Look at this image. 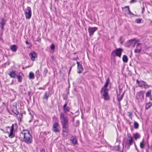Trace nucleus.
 <instances>
[{
	"label": "nucleus",
	"instance_id": "f257e3e1",
	"mask_svg": "<svg viewBox=\"0 0 152 152\" xmlns=\"http://www.w3.org/2000/svg\"><path fill=\"white\" fill-rule=\"evenodd\" d=\"M60 119L62 125L63 132L68 133L69 129V119L65 116L64 113H61L60 114Z\"/></svg>",
	"mask_w": 152,
	"mask_h": 152
},
{
	"label": "nucleus",
	"instance_id": "f03ea898",
	"mask_svg": "<svg viewBox=\"0 0 152 152\" xmlns=\"http://www.w3.org/2000/svg\"><path fill=\"white\" fill-rule=\"evenodd\" d=\"M20 134V136L23 137V142L28 144L32 143V137L29 130H23L21 132Z\"/></svg>",
	"mask_w": 152,
	"mask_h": 152
},
{
	"label": "nucleus",
	"instance_id": "7ed1b4c3",
	"mask_svg": "<svg viewBox=\"0 0 152 152\" xmlns=\"http://www.w3.org/2000/svg\"><path fill=\"white\" fill-rule=\"evenodd\" d=\"M144 93L145 91H140L137 93L135 98L138 102L140 103L144 101Z\"/></svg>",
	"mask_w": 152,
	"mask_h": 152
},
{
	"label": "nucleus",
	"instance_id": "20e7f679",
	"mask_svg": "<svg viewBox=\"0 0 152 152\" xmlns=\"http://www.w3.org/2000/svg\"><path fill=\"white\" fill-rule=\"evenodd\" d=\"M108 90L104 89L102 88L101 91V93L102 96V98L105 100H108L110 99V96L108 94Z\"/></svg>",
	"mask_w": 152,
	"mask_h": 152
},
{
	"label": "nucleus",
	"instance_id": "39448f33",
	"mask_svg": "<svg viewBox=\"0 0 152 152\" xmlns=\"http://www.w3.org/2000/svg\"><path fill=\"white\" fill-rule=\"evenodd\" d=\"M133 142V141L132 137L130 136H129V138L128 140L124 141L126 146L127 147V149L129 148L130 146L132 145Z\"/></svg>",
	"mask_w": 152,
	"mask_h": 152
},
{
	"label": "nucleus",
	"instance_id": "423d86ee",
	"mask_svg": "<svg viewBox=\"0 0 152 152\" xmlns=\"http://www.w3.org/2000/svg\"><path fill=\"white\" fill-rule=\"evenodd\" d=\"M52 129L55 133H58L60 132L59 126L58 121L55 122L53 124Z\"/></svg>",
	"mask_w": 152,
	"mask_h": 152
},
{
	"label": "nucleus",
	"instance_id": "0eeeda50",
	"mask_svg": "<svg viewBox=\"0 0 152 152\" xmlns=\"http://www.w3.org/2000/svg\"><path fill=\"white\" fill-rule=\"evenodd\" d=\"M25 14L26 18L30 19L31 15V9L30 7H28L25 10Z\"/></svg>",
	"mask_w": 152,
	"mask_h": 152
},
{
	"label": "nucleus",
	"instance_id": "6e6552de",
	"mask_svg": "<svg viewBox=\"0 0 152 152\" xmlns=\"http://www.w3.org/2000/svg\"><path fill=\"white\" fill-rule=\"evenodd\" d=\"M137 41H135V39H132L128 41L126 43V45L127 47H129L130 46L133 45V47H134Z\"/></svg>",
	"mask_w": 152,
	"mask_h": 152
},
{
	"label": "nucleus",
	"instance_id": "1a4fd4ad",
	"mask_svg": "<svg viewBox=\"0 0 152 152\" xmlns=\"http://www.w3.org/2000/svg\"><path fill=\"white\" fill-rule=\"evenodd\" d=\"M97 30V28L96 27H89L88 28V31L89 33V36H92L94 33Z\"/></svg>",
	"mask_w": 152,
	"mask_h": 152
},
{
	"label": "nucleus",
	"instance_id": "9d476101",
	"mask_svg": "<svg viewBox=\"0 0 152 152\" xmlns=\"http://www.w3.org/2000/svg\"><path fill=\"white\" fill-rule=\"evenodd\" d=\"M141 45L140 43H138L137 44L136 48L134 50L135 53H140L141 52L142 50Z\"/></svg>",
	"mask_w": 152,
	"mask_h": 152
},
{
	"label": "nucleus",
	"instance_id": "9b49d317",
	"mask_svg": "<svg viewBox=\"0 0 152 152\" xmlns=\"http://www.w3.org/2000/svg\"><path fill=\"white\" fill-rule=\"evenodd\" d=\"M122 52V49L121 48H118L113 51V53H115L117 56L120 57H121Z\"/></svg>",
	"mask_w": 152,
	"mask_h": 152
},
{
	"label": "nucleus",
	"instance_id": "f8f14e48",
	"mask_svg": "<svg viewBox=\"0 0 152 152\" xmlns=\"http://www.w3.org/2000/svg\"><path fill=\"white\" fill-rule=\"evenodd\" d=\"M70 140L73 145H75L77 143V137L76 136L71 137Z\"/></svg>",
	"mask_w": 152,
	"mask_h": 152
},
{
	"label": "nucleus",
	"instance_id": "ddd939ff",
	"mask_svg": "<svg viewBox=\"0 0 152 152\" xmlns=\"http://www.w3.org/2000/svg\"><path fill=\"white\" fill-rule=\"evenodd\" d=\"M29 56L31 59L32 61H34L35 58L37 57V55L35 52H31L29 54Z\"/></svg>",
	"mask_w": 152,
	"mask_h": 152
},
{
	"label": "nucleus",
	"instance_id": "4468645a",
	"mask_svg": "<svg viewBox=\"0 0 152 152\" xmlns=\"http://www.w3.org/2000/svg\"><path fill=\"white\" fill-rule=\"evenodd\" d=\"M77 68L78 69L77 72L79 73H81L83 70V68L82 66L78 61H77Z\"/></svg>",
	"mask_w": 152,
	"mask_h": 152
},
{
	"label": "nucleus",
	"instance_id": "2eb2a0df",
	"mask_svg": "<svg viewBox=\"0 0 152 152\" xmlns=\"http://www.w3.org/2000/svg\"><path fill=\"white\" fill-rule=\"evenodd\" d=\"M67 103H65L63 106V109L64 113H66L69 111L70 108L69 107H66Z\"/></svg>",
	"mask_w": 152,
	"mask_h": 152
},
{
	"label": "nucleus",
	"instance_id": "dca6fc26",
	"mask_svg": "<svg viewBox=\"0 0 152 152\" xmlns=\"http://www.w3.org/2000/svg\"><path fill=\"white\" fill-rule=\"evenodd\" d=\"M124 93H123V94L120 96V93L119 94L118 92L117 93V99L119 102H120L122 99Z\"/></svg>",
	"mask_w": 152,
	"mask_h": 152
},
{
	"label": "nucleus",
	"instance_id": "f3484780",
	"mask_svg": "<svg viewBox=\"0 0 152 152\" xmlns=\"http://www.w3.org/2000/svg\"><path fill=\"white\" fill-rule=\"evenodd\" d=\"M16 76L18 79V82L19 83L21 82L23 78L22 76L20 75V73H17L16 75Z\"/></svg>",
	"mask_w": 152,
	"mask_h": 152
},
{
	"label": "nucleus",
	"instance_id": "a211bd4d",
	"mask_svg": "<svg viewBox=\"0 0 152 152\" xmlns=\"http://www.w3.org/2000/svg\"><path fill=\"white\" fill-rule=\"evenodd\" d=\"M136 82L138 83L139 86L142 87L143 86L144 84L145 83V82L142 80L139 81L138 80H137Z\"/></svg>",
	"mask_w": 152,
	"mask_h": 152
},
{
	"label": "nucleus",
	"instance_id": "6ab92c4d",
	"mask_svg": "<svg viewBox=\"0 0 152 152\" xmlns=\"http://www.w3.org/2000/svg\"><path fill=\"white\" fill-rule=\"evenodd\" d=\"M10 49L13 52H15L18 49V47L15 45H12L11 46Z\"/></svg>",
	"mask_w": 152,
	"mask_h": 152
},
{
	"label": "nucleus",
	"instance_id": "aec40b11",
	"mask_svg": "<svg viewBox=\"0 0 152 152\" xmlns=\"http://www.w3.org/2000/svg\"><path fill=\"white\" fill-rule=\"evenodd\" d=\"M15 71H12L10 72L9 74V76L11 78H15L16 76V74L15 73Z\"/></svg>",
	"mask_w": 152,
	"mask_h": 152
},
{
	"label": "nucleus",
	"instance_id": "412c9836",
	"mask_svg": "<svg viewBox=\"0 0 152 152\" xmlns=\"http://www.w3.org/2000/svg\"><path fill=\"white\" fill-rule=\"evenodd\" d=\"M110 82L109 79V78H107V79L106 80V82L105 83V84L103 87H102V88H104V89H107V86L108 85L109 83Z\"/></svg>",
	"mask_w": 152,
	"mask_h": 152
},
{
	"label": "nucleus",
	"instance_id": "4be33fe9",
	"mask_svg": "<svg viewBox=\"0 0 152 152\" xmlns=\"http://www.w3.org/2000/svg\"><path fill=\"white\" fill-rule=\"evenodd\" d=\"M5 22L4 19H2L0 22L1 27V30H3L4 29V26L5 24Z\"/></svg>",
	"mask_w": 152,
	"mask_h": 152
},
{
	"label": "nucleus",
	"instance_id": "5701e85b",
	"mask_svg": "<svg viewBox=\"0 0 152 152\" xmlns=\"http://www.w3.org/2000/svg\"><path fill=\"white\" fill-rule=\"evenodd\" d=\"M50 94V92H46L44 96L43 99H47Z\"/></svg>",
	"mask_w": 152,
	"mask_h": 152
},
{
	"label": "nucleus",
	"instance_id": "b1692460",
	"mask_svg": "<svg viewBox=\"0 0 152 152\" xmlns=\"http://www.w3.org/2000/svg\"><path fill=\"white\" fill-rule=\"evenodd\" d=\"M152 105V104L151 102H149L146 104L145 108L147 110L150 108Z\"/></svg>",
	"mask_w": 152,
	"mask_h": 152
},
{
	"label": "nucleus",
	"instance_id": "393cba45",
	"mask_svg": "<svg viewBox=\"0 0 152 152\" xmlns=\"http://www.w3.org/2000/svg\"><path fill=\"white\" fill-rule=\"evenodd\" d=\"M122 10L123 12L126 14L128 13V11L127 9L128 8H129V6H126L124 8H122Z\"/></svg>",
	"mask_w": 152,
	"mask_h": 152
},
{
	"label": "nucleus",
	"instance_id": "a878e982",
	"mask_svg": "<svg viewBox=\"0 0 152 152\" xmlns=\"http://www.w3.org/2000/svg\"><path fill=\"white\" fill-rule=\"evenodd\" d=\"M133 137L134 138L135 140H136L138 138H140V136L138 133H137L133 134Z\"/></svg>",
	"mask_w": 152,
	"mask_h": 152
},
{
	"label": "nucleus",
	"instance_id": "bb28decb",
	"mask_svg": "<svg viewBox=\"0 0 152 152\" xmlns=\"http://www.w3.org/2000/svg\"><path fill=\"white\" fill-rule=\"evenodd\" d=\"M123 61L125 63L127 62L128 61V59L127 56L126 55H124L122 58Z\"/></svg>",
	"mask_w": 152,
	"mask_h": 152
},
{
	"label": "nucleus",
	"instance_id": "cd10ccee",
	"mask_svg": "<svg viewBox=\"0 0 152 152\" xmlns=\"http://www.w3.org/2000/svg\"><path fill=\"white\" fill-rule=\"evenodd\" d=\"M48 69H47V68H44V71L43 72V76L44 77H45L46 76V74L48 73Z\"/></svg>",
	"mask_w": 152,
	"mask_h": 152
},
{
	"label": "nucleus",
	"instance_id": "c85d7f7f",
	"mask_svg": "<svg viewBox=\"0 0 152 152\" xmlns=\"http://www.w3.org/2000/svg\"><path fill=\"white\" fill-rule=\"evenodd\" d=\"M151 90H149L146 93V97H149L151 96Z\"/></svg>",
	"mask_w": 152,
	"mask_h": 152
},
{
	"label": "nucleus",
	"instance_id": "c756f323",
	"mask_svg": "<svg viewBox=\"0 0 152 152\" xmlns=\"http://www.w3.org/2000/svg\"><path fill=\"white\" fill-rule=\"evenodd\" d=\"M145 145V143L144 142V140H143L141 142L140 144V147L142 148H143Z\"/></svg>",
	"mask_w": 152,
	"mask_h": 152
},
{
	"label": "nucleus",
	"instance_id": "7c9ffc66",
	"mask_svg": "<svg viewBox=\"0 0 152 152\" xmlns=\"http://www.w3.org/2000/svg\"><path fill=\"white\" fill-rule=\"evenodd\" d=\"M29 77L30 79H34V77L33 73L30 72L29 74Z\"/></svg>",
	"mask_w": 152,
	"mask_h": 152
},
{
	"label": "nucleus",
	"instance_id": "2f4dec72",
	"mask_svg": "<svg viewBox=\"0 0 152 152\" xmlns=\"http://www.w3.org/2000/svg\"><path fill=\"white\" fill-rule=\"evenodd\" d=\"M134 128L136 129H138L139 127L138 123L136 121H135L134 123Z\"/></svg>",
	"mask_w": 152,
	"mask_h": 152
},
{
	"label": "nucleus",
	"instance_id": "473e14b6",
	"mask_svg": "<svg viewBox=\"0 0 152 152\" xmlns=\"http://www.w3.org/2000/svg\"><path fill=\"white\" fill-rule=\"evenodd\" d=\"M35 75L37 77L40 76V72L39 70H37L36 72Z\"/></svg>",
	"mask_w": 152,
	"mask_h": 152
},
{
	"label": "nucleus",
	"instance_id": "72a5a7b5",
	"mask_svg": "<svg viewBox=\"0 0 152 152\" xmlns=\"http://www.w3.org/2000/svg\"><path fill=\"white\" fill-rule=\"evenodd\" d=\"M13 131L10 130V133L9 135V137L12 138L14 137L13 135Z\"/></svg>",
	"mask_w": 152,
	"mask_h": 152
},
{
	"label": "nucleus",
	"instance_id": "f704fd0d",
	"mask_svg": "<svg viewBox=\"0 0 152 152\" xmlns=\"http://www.w3.org/2000/svg\"><path fill=\"white\" fill-rule=\"evenodd\" d=\"M145 88H148L150 86L147 85L146 82H145V83L144 84L143 86Z\"/></svg>",
	"mask_w": 152,
	"mask_h": 152
},
{
	"label": "nucleus",
	"instance_id": "c9c22d12",
	"mask_svg": "<svg viewBox=\"0 0 152 152\" xmlns=\"http://www.w3.org/2000/svg\"><path fill=\"white\" fill-rule=\"evenodd\" d=\"M141 19L139 18L137 19L136 20V22L138 23H140L141 22Z\"/></svg>",
	"mask_w": 152,
	"mask_h": 152
},
{
	"label": "nucleus",
	"instance_id": "e433bc0d",
	"mask_svg": "<svg viewBox=\"0 0 152 152\" xmlns=\"http://www.w3.org/2000/svg\"><path fill=\"white\" fill-rule=\"evenodd\" d=\"M128 114H129V116L130 118H132V113L131 112H128Z\"/></svg>",
	"mask_w": 152,
	"mask_h": 152
},
{
	"label": "nucleus",
	"instance_id": "4c0bfd02",
	"mask_svg": "<svg viewBox=\"0 0 152 152\" xmlns=\"http://www.w3.org/2000/svg\"><path fill=\"white\" fill-rule=\"evenodd\" d=\"M50 48L52 50H54L55 48V46L54 44H51L50 46Z\"/></svg>",
	"mask_w": 152,
	"mask_h": 152
},
{
	"label": "nucleus",
	"instance_id": "58836bf2",
	"mask_svg": "<svg viewBox=\"0 0 152 152\" xmlns=\"http://www.w3.org/2000/svg\"><path fill=\"white\" fill-rule=\"evenodd\" d=\"M122 37H120L119 38V41H121V43L122 44L123 42V41H122Z\"/></svg>",
	"mask_w": 152,
	"mask_h": 152
},
{
	"label": "nucleus",
	"instance_id": "ea45409f",
	"mask_svg": "<svg viewBox=\"0 0 152 152\" xmlns=\"http://www.w3.org/2000/svg\"><path fill=\"white\" fill-rule=\"evenodd\" d=\"M38 152H45L44 149L42 148L38 151Z\"/></svg>",
	"mask_w": 152,
	"mask_h": 152
},
{
	"label": "nucleus",
	"instance_id": "a19ab883",
	"mask_svg": "<svg viewBox=\"0 0 152 152\" xmlns=\"http://www.w3.org/2000/svg\"><path fill=\"white\" fill-rule=\"evenodd\" d=\"M14 129V124H13L11 126V128L10 130L13 131Z\"/></svg>",
	"mask_w": 152,
	"mask_h": 152
},
{
	"label": "nucleus",
	"instance_id": "79ce46f5",
	"mask_svg": "<svg viewBox=\"0 0 152 152\" xmlns=\"http://www.w3.org/2000/svg\"><path fill=\"white\" fill-rule=\"evenodd\" d=\"M127 10L128 11V13H129V14H132V12L130 11L129 8H128Z\"/></svg>",
	"mask_w": 152,
	"mask_h": 152
},
{
	"label": "nucleus",
	"instance_id": "37998d69",
	"mask_svg": "<svg viewBox=\"0 0 152 152\" xmlns=\"http://www.w3.org/2000/svg\"><path fill=\"white\" fill-rule=\"evenodd\" d=\"M13 113L15 114L16 115H18V114H19V113L17 111H16V112H14L13 111H12Z\"/></svg>",
	"mask_w": 152,
	"mask_h": 152
},
{
	"label": "nucleus",
	"instance_id": "c03bdc74",
	"mask_svg": "<svg viewBox=\"0 0 152 152\" xmlns=\"http://www.w3.org/2000/svg\"><path fill=\"white\" fill-rule=\"evenodd\" d=\"M136 1V0H131L130 1V3H133L135 2Z\"/></svg>",
	"mask_w": 152,
	"mask_h": 152
},
{
	"label": "nucleus",
	"instance_id": "a18cd8bd",
	"mask_svg": "<svg viewBox=\"0 0 152 152\" xmlns=\"http://www.w3.org/2000/svg\"><path fill=\"white\" fill-rule=\"evenodd\" d=\"M51 59H52V61H54V57L53 56H51Z\"/></svg>",
	"mask_w": 152,
	"mask_h": 152
},
{
	"label": "nucleus",
	"instance_id": "49530a36",
	"mask_svg": "<svg viewBox=\"0 0 152 152\" xmlns=\"http://www.w3.org/2000/svg\"><path fill=\"white\" fill-rule=\"evenodd\" d=\"M144 10H145L144 7H143L142 9V12L143 13V12L144 11Z\"/></svg>",
	"mask_w": 152,
	"mask_h": 152
},
{
	"label": "nucleus",
	"instance_id": "de8ad7c7",
	"mask_svg": "<svg viewBox=\"0 0 152 152\" xmlns=\"http://www.w3.org/2000/svg\"><path fill=\"white\" fill-rule=\"evenodd\" d=\"M26 45H28L29 44V42H28V41L27 40H26Z\"/></svg>",
	"mask_w": 152,
	"mask_h": 152
},
{
	"label": "nucleus",
	"instance_id": "09e8293b",
	"mask_svg": "<svg viewBox=\"0 0 152 152\" xmlns=\"http://www.w3.org/2000/svg\"><path fill=\"white\" fill-rule=\"evenodd\" d=\"M38 40L37 41H38L39 42H40L41 41V39H38Z\"/></svg>",
	"mask_w": 152,
	"mask_h": 152
},
{
	"label": "nucleus",
	"instance_id": "8fccbe9b",
	"mask_svg": "<svg viewBox=\"0 0 152 152\" xmlns=\"http://www.w3.org/2000/svg\"><path fill=\"white\" fill-rule=\"evenodd\" d=\"M122 91V89H119V91L120 93V92H121V91Z\"/></svg>",
	"mask_w": 152,
	"mask_h": 152
},
{
	"label": "nucleus",
	"instance_id": "3c124183",
	"mask_svg": "<svg viewBox=\"0 0 152 152\" xmlns=\"http://www.w3.org/2000/svg\"><path fill=\"white\" fill-rule=\"evenodd\" d=\"M30 92H28V95L30 96Z\"/></svg>",
	"mask_w": 152,
	"mask_h": 152
},
{
	"label": "nucleus",
	"instance_id": "603ef678",
	"mask_svg": "<svg viewBox=\"0 0 152 152\" xmlns=\"http://www.w3.org/2000/svg\"><path fill=\"white\" fill-rule=\"evenodd\" d=\"M150 99L151 100H152V96L150 97Z\"/></svg>",
	"mask_w": 152,
	"mask_h": 152
},
{
	"label": "nucleus",
	"instance_id": "864d4df0",
	"mask_svg": "<svg viewBox=\"0 0 152 152\" xmlns=\"http://www.w3.org/2000/svg\"><path fill=\"white\" fill-rule=\"evenodd\" d=\"M73 59L74 60H76V58H74Z\"/></svg>",
	"mask_w": 152,
	"mask_h": 152
},
{
	"label": "nucleus",
	"instance_id": "5fc2aeb1",
	"mask_svg": "<svg viewBox=\"0 0 152 152\" xmlns=\"http://www.w3.org/2000/svg\"><path fill=\"white\" fill-rule=\"evenodd\" d=\"M147 152H150L148 150L147 151Z\"/></svg>",
	"mask_w": 152,
	"mask_h": 152
},
{
	"label": "nucleus",
	"instance_id": "6e6d98bb",
	"mask_svg": "<svg viewBox=\"0 0 152 152\" xmlns=\"http://www.w3.org/2000/svg\"><path fill=\"white\" fill-rule=\"evenodd\" d=\"M71 68L70 67V70H69V71L71 70Z\"/></svg>",
	"mask_w": 152,
	"mask_h": 152
},
{
	"label": "nucleus",
	"instance_id": "4d7b16f0",
	"mask_svg": "<svg viewBox=\"0 0 152 152\" xmlns=\"http://www.w3.org/2000/svg\"><path fill=\"white\" fill-rule=\"evenodd\" d=\"M77 58H78V57H77V58H76V59Z\"/></svg>",
	"mask_w": 152,
	"mask_h": 152
},
{
	"label": "nucleus",
	"instance_id": "13d9d810",
	"mask_svg": "<svg viewBox=\"0 0 152 152\" xmlns=\"http://www.w3.org/2000/svg\"><path fill=\"white\" fill-rule=\"evenodd\" d=\"M77 58H78V57H77V58H76V59Z\"/></svg>",
	"mask_w": 152,
	"mask_h": 152
},
{
	"label": "nucleus",
	"instance_id": "bf43d9fd",
	"mask_svg": "<svg viewBox=\"0 0 152 152\" xmlns=\"http://www.w3.org/2000/svg\"><path fill=\"white\" fill-rule=\"evenodd\" d=\"M77 58H78V57H77V58H76V59Z\"/></svg>",
	"mask_w": 152,
	"mask_h": 152
}]
</instances>
